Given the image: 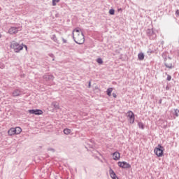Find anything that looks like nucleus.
<instances>
[{"label":"nucleus","instance_id":"nucleus-1","mask_svg":"<svg viewBox=\"0 0 179 179\" xmlns=\"http://www.w3.org/2000/svg\"><path fill=\"white\" fill-rule=\"evenodd\" d=\"M72 36L76 44L81 45L83 44V43H85V35H83L82 30H79V29H76L73 30Z\"/></svg>","mask_w":179,"mask_h":179},{"label":"nucleus","instance_id":"nucleus-2","mask_svg":"<svg viewBox=\"0 0 179 179\" xmlns=\"http://www.w3.org/2000/svg\"><path fill=\"white\" fill-rule=\"evenodd\" d=\"M10 48H13L15 52H20L22 50H23V45L19 44L16 41H12L10 43Z\"/></svg>","mask_w":179,"mask_h":179},{"label":"nucleus","instance_id":"nucleus-3","mask_svg":"<svg viewBox=\"0 0 179 179\" xmlns=\"http://www.w3.org/2000/svg\"><path fill=\"white\" fill-rule=\"evenodd\" d=\"M163 152H164V148L160 144H159L154 150V152L158 157H162V156H163Z\"/></svg>","mask_w":179,"mask_h":179},{"label":"nucleus","instance_id":"nucleus-4","mask_svg":"<svg viewBox=\"0 0 179 179\" xmlns=\"http://www.w3.org/2000/svg\"><path fill=\"white\" fill-rule=\"evenodd\" d=\"M146 33L150 40H155V38H156V33H155L153 29H147Z\"/></svg>","mask_w":179,"mask_h":179},{"label":"nucleus","instance_id":"nucleus-5","mask_svg":"<svg viewBox=\"0 0 179 179\" xmlns=\"http://www.w3.org/2000/svg\"><path fill=\"white\" fill-rule=\"evenodd\" d=\"M164 65L166 68H169V69H173V62H171V58H165Z\"/></svg>","mask_w":179,"mask_h":179},{"label":"nucleus","instance_id":"nucleus-6","mask_svg":"<svg viewBox=\"0 0 179 179\" xmlns=\"http://www.w3.org/2000/svg\"><path fill=\"white\" fill-rule=\"evenodd\" d=\"M22 94H23V91H22V89L20 88H16L12 93L13 97H17L22 96Z\"/></svg>","mask_w":179,"mask_h":179},{"label":"nucleus","instance_id":"nucleus-7","mask_svg":"<svg viewBox=\"0 0 179 179\" xmlns=\"http://www.w3.org/2000/svg\"><path fill=\"white\" fill-rule=\"evenodd\" d=\"M128 117H129V121L130 124H134L135 122V115L134 114L133 111H128L127 112Z\"/></svg>","mask_w":179,"mask_h":179},{"label":"nucleus","instance_id":"nucleus-8","mask_svg":"<svg viewBox=\"0 0 179 179\" xmlns=\"http://www.w3.org/2000/svg\"><path fill=\"white\" fill-rule=\"evenodd\" d=\"M119 167H121L122 169H131V164H129L127 162H118Z\"/></svg>","mask_w":179,"mask_h":179},{"label":"nucleus","instance_id":"nucleus-9","mask_svg":"<svg viewBox=\"0 0 179 179\" xmlns=\"http://www.w3.org/2000/svg\"><path fill=\"white\" fill-rule=\"evenodd\" d=\"M29 114H34L35 115H41L43 110L40 109H31L28 110Z\"/></svg>","mask_w":179,"mask_h":179},{"label":"nucleus","instance_id":"nucleus-10","mask_svg":"<svg viewBox=\"0 0 179 179\" xmlns=\"http://www.w3.org/2000/svg\"><path fill=\"white\" fill-rule=\"evenodd\" d=\"M18 31H19V28L16 27H11L8 30V33L10 34H16V33H17Z\"/></svg>","mask_w":179,"mask_h":179},{"label":"nucleus","instance_id":"nucleus-11","mask_svg":"<svg viewBox=\"0 0 179 179\" xmlns=\"http://www.w3.org/2000/svg\"><path fill=\"white\" fill-rule=\"evenodd\" d=\"M43 79L46 80V82H48L49 80H54V76L50 75V74H45L43 76Z\"/></svg>","mask_w":179,"mask_h":179},{"label":"nucleus","instance_id":"nucleus-12","mask_svg":"<svg viewBox=\"0 0 179 179\" xmlns=\"http://www.w3.org/2000/svg\"><path fill=\"white\" fill-rule=\"evenodd\" d=\"M109 174H110L111 178L118 179L117 177V175L115 174V173L114 172V171L111 168L109 169Z\"/></svg>","mask_w":179,"mask_h":179},{"label":"nucleus","instance_id":"nucleus-13","mask_svg":"<svg viewBox=\"0 0 179 179\" xmlns=\"http://www.w3.org/2000/svg\"><path fill=\"white\" fill-rule=\"evenodd\" d=\"M16 129H15L14 127L10 128L8 131V134L10 136H12L13 135H16V132H15Z\"/></svg>","mask_w":179,"mask_h":179},{"label":"nucleus","instance_id":"nucleus-14","mask_svg":"<svg viewBox=\"0 0 179 179\" xmlns=\"http://www.w3.org/2000/svg\"><path fill=\"white\" fill-rule=\"evenodd\" d=\"M120 157H121V155H120V152H115L113 153V160H120Z\"/></svg>","mask_w":179,"mask_h":179},{"label":"nucleus","instance_id":"nucleus-15","mask_svg":"<svg viewBox=\"0 0 179 179\" xmlns=\"http://www.w3.org/2000/svg\"><path fill=\"white\" fill-rule=\"evenodd\" d=\"M138 59L140 61H143V59H145V55H143V52L138 53Z\"/></svg>","mask_w":179,"mask_h":179},{"label":"nucleus","instance_id":"nucleus-16","mask_svg":"<svg viewBox=\"0 0 179 179\" xmlns=\"http://www.w3.org/2000/svg\"><path fill=\"white\" fill-rule=\"evenodd\" d=\"M15 135H19V134H20V132H22V128L17 127L15 128Z\"/></svg>","mask_w":179,"mask_h":179},{"label":"nucleus","instance_id":"nucleus-17","mask_svg":"<svg viewBox=\"0 0 179 179\" xmlns=\"http://www.w3.org/2000/svg\"><path fill=\"white\" fill-rule=\"evenodd\" d=\"M63 132L65 135H69V134H71L72 131L71 130V129H64Z\"/></svg>","mask_w":179,"mask_h":179},{"label":"nucleus","instance_id":"nucleus-18","mask_svg":"<svg viewBox=\"0 0 179 179\" xmlns=\"http://www.w3.org/2000/svg\"><path fill=\"white\" fill-rule=\"evenodd\" d=\"M179 114V110L178 109H175L173 115H175L174 119L177 118L178 117Z\"/></svg>","mask_w":179,"mask_h":179},{"label":"nucleus","instance_id":"nucleus-19","mask_svg":"<svg viewBox=\"0 0 179 179\" xmlns=\"http://www.w3.org/2000/svg\"><path fill=\"white\" fill-rule=\"evenodd\" d=\"M113 92V88H108L106 91L108 96H111V93Z\"/></svg>","mask_w":179,"mask_h":179},{"label":"nucleus","instance_id":"nucleus-20","mask_svg":"<svg viewBox=\"0 0 179 179\" xmlns=\"http://www.w3.org/2000/svg\"><path fill=\"white\" fill-rule=\"evenodd\" d=\"M138 126L141 129H145V125H143V123L140 122L138 123Z\"/></svg>","mask_w":179,"mask_h":179},{"label":"nucleus","instance_id":"nucleus-21","mask_svg":"<svg viewBox=\"0 0 179 179\" xmlns=\"http://www.w3.org/2000/svg\"><path fill=\"white\" fill-rule=\"evenodd\" d=\"M52 40H53L55 43H58V39L57 38V36H55V34L52 35Z\"/></svg>","mask_w":179,"mask_h":179},{"label":"nucleus","instance_id":"nucleus-22","mask_svg":"<svg viewBox=\"0 0 179 179\" xmlns=\"http://www.w3.org/2000/svg\"><path fill=\"white\" fill-rule=\"evenodd\" d=\"M96 62H97L98 64H99L100 65H101V64H103V59H102L101 58H98V59H96Z\"/></svg>","mask_w":179,"mask_h":179},{"label":"nucleus","instance_id":"nucleus-23","mask_svg":"<svg viewBox=\"0 0 179 179\" xmlns=\"http://www.w3.org/2000/svg\"><path fill=\"white\" fill-rule=\"evenodd\" d=\"M58 2H59V0H52V6H55Z\"/></svg>","mask_w":179,"mask_h":179},{"label":"nucleus","instance_id":"nucleus-24","mask_svg":"<svg viewBox=\"0 0 179 179\" xmlns=\"http://www.w3.org/2000/svg\"><path fill=\"white\" fill-rule=\"evenodd\" d=\"M52 105L55 107V108H59V106H58V104H57L55 102H53Z\"/></svg>","mask_w":179,"mask_h":179},{"label":"nucleus","instance_id":"nucleus-25","mask_svg":"<svg viewBox=\"0 0 179 179\" xmlns=\"http://www.w3.org/2000/svg\"><path fill=\"white\" fill-rule=\"evenodd\" d=\"M109 13L110 15H114V13H115V10H114V9H110L109 10Z\"/></svg>","mask_w":179,"mask_h":179},{"label":"nucleus","instance_id":"nucleus-26","mask_svg":"<svg viewBox=\"0 0 179 179\" xmlns=\"http://www.w3.org/2000/svg\"><path fill=\"white\" fill-rule=\"evenodd\" d=\"M166 80H169V82H170V80H171V76L168 75V76H167Z\"/></svg>","mask_w":179,"mask_h":179},{"label":"nucleus","instance_id":"nucleus-27","mask_svg":"<svg viewBox=\"0 0 179 179\" xmlns=\"http://www.w3.org/2000/svg\"><path fill=\"white\" fill-rule=\"evenodd\" d=\"M1 69H3L5 68V65L3 64H0Z\"/></svg>","mask_w":179,"mask_h":179},{"label":"nucleus","instance_id":"nucleus-28","mask_svg":"<svg viewBox=\"0 0 179 179\" xmlns=\"http://www.w3.org/2000/svg\"><path fill=\"white\" fill-rule=\"evenodd\" d=\"M176 15H177V17L179 16V10H176Z\"/></svg>","mask_w":179,"mask_h":179},{"label":"nucleus","instance_id":"nucleus-29","mask_svg":"<svg viewBox=\"0 0 179 179\" xmlns=\"http://www.w3.org/2000/svg\"><path fill=\"white\" fill-rule=\"evenodd\" d=\"M48 150H50L51 152H55V150H54V148H48Z\"/></svg>","mask_w":179,"mask_h":179},{"label":"nucleus","instance_id":"nucleus-30","mask_svg":"<svg viewBox=\"0 0 179 179\" xmlns=\"http://www.w3.org/2000/svg\"><path fill=\"white\" fill-rule=\"evenodd\" d=\"M62 41H63V43H66V39L62 38Z\"/></svg>","mask_w":179,"mask_h":179},{"label":"nucleus","instance_id":"nucleus-31","mask_svg":"<svg viewBox=\"0 0 179 179\" xmlns=\"http://www.w3.org/2000/svg\"><path fill=\"white\" fill-rule=\"evenodd\" d=\"M113 97L115 99L117 97V94H113Z\"/></svg>","mask_w":179,"mask_h":179},{"label":"nucleus","instance_id":"nucleus-32","mask_svg":"<svg viewBox=\"0 0 179 179\" xmlns=\"http://www.w3.org/2000/svg\"><path fill=\"white\" fill-rule=\"evenodd\" d=\"M50 57H52V58H54V55L53 54H50Z\"/></svg>","mask_w":179,"mask_h":179},{"label":"nucleus","instance_id":"nucleus-33","mask_svg":"<svg viewBox=\"0 0 179 179\" xmlns=\"http://www.w3.org/2000/svg\"><path fill=\"white\" fill-rule=\"evenodd\" d=\"M25 50L27 51V45H24Z\"/></svg>","mask_w":179,"mask_h":179},{"label":"nucleus","instance_id":"nucleus-34","mask_svg":"<svg viewBox=\"0 0 179 179\" xmlns=\"http://www.w3.org/2000/svg\"><path fill=\"white\" fill-rule=\"evenodd\" d=\"M162 99H160V100L159 101V104H162Z\"/></svg>","mask_w":179,"mask_h":179},{"label":"nucleus","instance_id":"nucleus-35","mask_svg":"<svg viewBox=\"0 0 179 179\" xmlns=\"http://www.w3.org/2000/svg\"><path fill=\"white\" fill-rule=\"evenodd\" d=\"M120 10H122V8H119V9H118V11H120Z\"/></svg>","mask_w":179,"mask_h":179},{"label":"nucleus","instance_id":"nucleus-36","mask_svg":"<svg viewBox=\"0 0 179 179\" xmlns=\"http://www.w3.org/2000/svg\"><path fill=\"white\" fill-rule=\"evenodd\" d=\"M89 87H90V82L89 83Z\"/></svg>","mask_w":179,"mask_h":179},{"label":"nucleus","instance_id":"nucleus-37","mask_svg":"<svg viewBox=\"0 0 179 179\" xmlns=\"http://www.w3.org/2000/svg\"><path fill=\"white\" fill-rule=\"evenodd\" d=\"M1 135H2V133L0 132V136H1Z\"/></svg>","mask_w":179,"mask_h":179},{"label":"nucleus","instance_id":"nucleus-38","mask_svg":"<svg viewBox=\"0 0 179 179\" xmlns=\"http://www.w3.org/2000/svg\"><path fill=\"white\" fill-rule=\"evenodd\" d=\"M0 38H1V35H0Z\"/></svg>","mask_w":179,"mask_h":179}]
</instances>
